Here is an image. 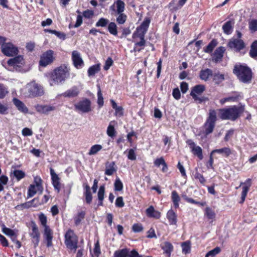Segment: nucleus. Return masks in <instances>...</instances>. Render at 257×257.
<instances>
[{
	"label": "nucleus",
	"instance_id": "nucleus-9",
	"mask_svg": "<svg viewBox=\"0 0 257 257\" xmlns=\"http://www.w3.org/2000/svg\"><path fill=\"white\" fill-rule=\"evenodd\" d=\"M1 48L3 53L9 57L17 55L18 52L17 47L10 42L3 43Z\"/></svg>",
	"mask_w": 257,
	"mask_h": 257
},
{
	"label": "nucleus",
	"instance_id": "nucleus-43",
	"mask_svg": "<svg viewBox=\"0 0 257 257\" xmlns=\"http://www.w3.org/2000/svg\"><path fill=\"white\" fill-rule=\"evenodd\" d=\"M217 42L215 40H212L209 44L207 45V46L206 47L205 49L204 50V51L206 53H211L213 49L215 47V46L217 45Z\"/></svg>",
	"mask_w": 257,
	"mask_h": 257
},
{
	"label": "nucleus",
	"instance_id": "nucleus-20",
	"mask_svg": "<svg viewBox=\"0 0 257 257\" xmlns=\"http://www.w3.org/2000/svg\"><path fill=\"white\" fill-rule=\"evenodd\" d=\"M205 90V86L203 85H197L192 88L190 95L193 98L196 100H198L197 95H200Z\"/></svg>",
	"mask_w": 257,
	"mask_h": 257
},
{
	"label": "nucleus",
	"instance_id": "nucleus-8",
	"mask_svg": "<svg viewBox=\"0 0 257 257\" xmlns=\"http://www.w3.org/2000/svg\"><path fill=\"white\" fill-rule=\"evenodd\" d=\"M29 235L34 247L36 248L40 242V233L37 225L34 222L32 223L31 231L29 232Z\"/></svg>",
	"mask_w": 257,
	"mask_h": 257
},
{
	"label": "nucleus",
	"instance_id": "nucleus-32",
	"mask_svg": "<svg viewBox=\"0 0 257 257\" xmlns=\"http://www.w3.org/2000/svg\"><path fill=\"white\" fill-rule=\"evenodd\" d=\"M233 23L229 21L226 22L223 26L222 29L224 33L228 35L231 33L232 31V25Z\"/></svg>",
	"mask_w": 257,
	"mask_h": 257
},
{
	"label": "nucleus",
	"instance_id": "nucleus-29",
	"mask_svg": "<svg viewBox=\"0 0 257 257\" xmlns=\"http://www.w3.org/2000/svg\"><path fill=\"white\" fill-rule=\"evenodd\" d=\"M167 217L169 222L172 225H175L177 223V215L172 210H170L167 214Z\"/></svg>",
	"mask_w": 257,
	"mask_h": 257
},
{
	"label": "nucleus",
	"instance_id": "nucleus-33",
	"mask_svg": "<svg viewBox=\"0 0 257 257\" xmlns=\"http://www.w3.org/2000/svg\"><path fill=\"white\" fill-rule=\"evenodd\" d=\"M115 171L116 169L115 164L114 162H111L107 165L105 170V174L108 176L112 175Z\"/></svg>",
	"mask_w": 257,
	"mask_h": 257
},
{
	"label": "nucleus",
	"instance_id": "nucleus-56",
	"mask_svg": "<svg viewBox=\"0 0 257 257\" xmlns=\"http://www.w3.org/2000/svg\"><path fill=\"white\" fill-rule=\"evenodd\" d=\"M39 219L41 224L44 226V228H45L46 226H48L47 225V217L44 214L40 215Z\"/></svg>",
	"mask_w": 257,
	"mask_h": 257
},
{
	"label": "nucleus",
	"instance_id": "nucleus-6",
	"mask_svg": "<svg viewBox=\"0 0 257 257\" xmlns=\"http://www.w3.org/2000/svg\"><path fill=\"white\" fill-rule=\"evenodd\" d=\"M217 119L216 112L215 110H209V116L204 124L205 134L207 135L211 133L215 127Z\"/></svg>",
	"mask_w": 257,
	"mask_h": 257
},
{
	"label": "nucleus",
	"instance_id": "nucleus-10",
	"mask_svg": "<svg viewBox=\"0 0 257 257\" xmlns=\"http://www.w3.org/2000/svg\"><path fill=\"white\" fill-rule=\"evenodd\" d=\"M76 110L83 113H87L92 110L91 102L87 98H84L75 104Z\"/></svg>",
	"mask_w": 257,
	"mask_h": 257
},
{
	"label": "nucleus",
	"instance_id": "nucleus-34",
	"mask_svg": "<svg viewBox=\"0 0 257 257\" xmlns=\"http://www.w3.org/2000/svg\"><path fill=\"white\" fill-rule=\"evenodd\" d=\"M36 200L37 199L36 198L33 199L31 201H28L20 205H18L17 206H16L15 208L16 209L18 210H22L24 208H29L32 206H34V205H33V203L36 201Z\"/></svg>",
	"mask_w": 257,
	"mask_h": 257
},
{
	"label": "nucleus",
	"instance_id": "nucleus-31",
	"mask_svg": "<svg viewBox=\"0 0 257 257\" xmlns=\"http://www.w3.org/2000/svg\"><path fill=\"white\" fill-rule=\"evenodd\" d=\"M100 70V64L94 65L89 68L88 70V75L89 77L94 75Z\"/></svg>",
	"mask_w": 257,
	"mask_h": 257
},
{
	"label": "nucleus",
	"instance_id": "nucleus-24",
	"mask_svg": "<svg viewBox=\"0 0 257 257\" xmlns=\"http://www.w3.org/2000/svg\"><path fill=\"white\" fill-rule=\"evenodd\" d=\"M132 250L130 251L127 248H123L116 250L114 253V257H131Z\"/></svg>",
	"mask_w": 257,
	"mask_h": 257
},
{
	"label": "nucleus",
	"instance_id": "nucleus-58",
	"mask_svg": "<svg viewBox=\"0 0 257 257\" xmlns=\"http://www.w3.org/2000/svg\"><path fill=\"white\" fill-rule=\"evenodd\" d=\"M113 64V60L110 57H108L107 60L105 61L104 66V69L105 70H107L109 69L110 66Z\"/></svg>",
	"mask_w": 257,
	"mask_h": 257
},
{
	"label": "nucleus",
	"instance_id": "nucleus-37",
	"mask_svg": "<svg viewBox=\"0 0 257 257\" xmlns=\"http://www.w3.org/2000/svg\"><path fill=\"white\" fill-rule=\"evenodd\" d=\"M114 123H115V121H110L109 124V125L108 126L107 128V131H106L107 135L109 137H111V138L113 137L115 135V131L114 127V126L113 124Z\"/></svg>",
	"mask_w": 257,
	"mask_h": 257
},
{
	"label": "nucleus",
	"instance_id": "nucleus-2",
	"mask_svg": "<svg viewBox=\"0 0 257 257\" xmlns=\"http://www.w3.org/2000/svg\"><path fill=\"white\" fill-rule=\"evenodd\" d=\"M244 110V106H232L228 108L219 109V116L222 119L235 120Z\"/></svg>",
	"mask_w": 257,
	"mask_h": 257
},
{
	"label": "nucleus",
	"instance_id": "nucleus-21",
	"mask_svg": "<svg viewBox=\"0 0 257 257\" xmlns=\"http://www.w3.org/2000/svg\"><path fill=\"white\" fill-rule=\"evenodd\" d=\"M13 102L17 108L20 112L26 114L28 113L29 109L25 104L21 100L16 98H14Z\"/></svg>",
	"mask_w": 257,
	"mask_h": 257
},
{
	"label": "nucleus",
	"instance_id": "nucleus-51",
	"mask_svg": "<svg viewBox=\"0 0 257 257\" xmlns=\"http://www.w3.org/2000/svg\"><path fill=\"white\" fill-rule=\"evenodd\" d=\"M182 251L183 253L186 254L190 251V245L189 242H184L182 243Z\"/></svg>",
	"mask_w": 257,
	"mask_h": 257
},
{
	"label": "nucleus",
	"instance_id": "nucleus-30",
	"mask_svg": "<svg viewBox=\"0 0 257 257\" xmlns=\"http://www.w3.org/2000/svg\"><path fill=\"white\" fill-rule=\"evenodd\" d=\"M116 6V14L123 13L125 10V4L121 0H117L114 2Z\"/></svg>",
	"mask_w": 257,
	"mask_h": 257
},
{
	"label": "nucleus",
	"instance_id": "nucleus-15",
	"mask_svg": "<svg viewBox=\"0 0 257 257\" xmlns=\"http://www.w3.org/2000/svg\"><path fill=\"white\" fill-rule=\"evenodd\" d=\"M187 144L191 150L192 152L200 159H202V150L201 147L196 146L195 143L191 140H188L186 141Z\"/></svg>",
	"mask_w": 257,
	"mask_h": 257
},
{
	"label": "nucleus",
	"instance_id": "nucleus-54",
	"mask_svg": "<svg viewBox=\"0 0 257 257\" xmlns=\"http://www.w3.org/2000/svg\"><path fill=\"white\" fill-rule=\"evenodd\" d=\"M132 229L135 232H139L143 230V227L141 224L136 223L133 225Z\"/></svg>",
	"mask_w": 257,
	"mask_h": 257
},
{
	"label": "nucleus",
	"instance_id": "nucleus-44",
	"mask_svg": "<svg viewBox=\"0 0 257 257\" xmlns=\"http://www.w3.org/2000/svg\"><path fill=\"white\" fill-rule=\"evenodd\" d=\"M214 153H217L219 154H224L226 156H229L230 154V150L228 148H224L220 149L214 150L212 151L211 154Z\"/></svg>",
	"mask_w": 257,
	"mask_h": 257
},
{
	"label": "nucleus",
	"instance_id": "nucleus-40",
	"mask_svg": "<svg viewBox=\"0 0 257 257\" xmlns=\"http://www.w3.org/2000/svg\"><path fill=\"white\" fill-rule=\"evenodd\" d=\"M102 148V147L100 145H95L92 146L89 152V155H93L97 154L99 151H100Z\"/></svg>",
	"mask_w": 257,
	"mask_h": 257
},
{
	"label": "nucleus",
	"instance_id": "nucleus-41",
	"mask_svg": "<svg viewBox=\"0 0 257 257\" xmlns=\"http://www.w3.org/2000/svg\"><path fill=\"white\" fill-rule=\"evenodd\" d=\"M221 248L217 246L214 249L209 251L205 255V257H214L216 255L220 253Z\"/></svg>",
	"mask_w": 257,
	"mask_h": 257
},
{
	"label": "nucleus",
	"instance_id": "nucleus-17",
	"mask_svg": "<svg viewBox=\"0 0 257 257\" xmlns=\"http://www.w3.org/2000/svg\"><path fill=\"white\" fill-rule=\"evenodd\" d=\"M8 64L14 68L20 67L24 64L23 57L21 55H19L13 58L10 59L8 61Z\"/></svg>",
	"mask_w": 257,
	"mask_h": 257
},
{
	"label": "nucleus",
	"instance_id": "nucleus-50",
	"mask_svg": "<svg viewBox=\"0 0 257 257\" xmlns=\"http://www.w3.org/2000/svg\"><path fill=\"white\" fill-rule=\"evenodd\" d=\"M85 213L82 211L78 213L77 215L75 217V223L76 225H78L81 220L84 218Z\"/></svg>",
	"mask_w": 257,
	"mask_h": 257
},
{
	"label": "nucleus",
	"instance_id": "nucleus-35",
	"mask_svg": "<svg viewBox=\"0 0 257 257\" xmlns=\"http://www.w3.org/2000/svg\"><path fill=\"white\" fill-rule=\"evenodd\" d=\"M205 215L206 216L208 219L211 220L212 221L214 219L216 214L214 210L211 208L207 207L205 209Z\"/></svg>",
	"mask_w": 257,
	"mask_h": 257
},
{
	"label": "nucleus",
	"instance_id": "nucleus-27",
	"mask_svg": "<svg viewBox=\"0 0 257 257\" xmlns=\"http://www.w3.org/2000/svg\"><path fill=\"white\" fill-rule=\"evenodd\" d=\"M161 247L164 251V252L167 254L168 257H169L173 249L172 244L169 242L166 241L162 245Z\"/></svg>",
	"mask_w": 257,
	"mask_h": 257
},
{
	"label": "nucleus",
	"instance_id": "nucleus-5",
	"mask_svg": "<svg viewBox=\"0 0 257 257\" xmlns=\"http://www.w3.org/2000/svg\"><path fill=\"white\" fill-rule=\"evenodd\" d=\"M26 89L28 91L29 96L31 97L40 96L44 94L43 87L35 81L28 83L26 85Z\"/></svg>",
	"mask_w": 257,
	"mask_h": 257
},
{
	"label": "nucleus",
	"instance_id": "nucleus-49",
	"mask_svg": "<svg viewBox=\"0 0 257 257\" xmlns=\"http://www.w3.org/2000/svg\"><path fill=\"white\" fill-rule=\"evenodd\" d=\"M104 187L103 186H101L99 189V191L98 192V198L100 201L99 204L100 205H102V200L104 198Z\"/></svg>",
	"mask_w": 257,
	"mask_h": 257
},
{
	"label": "nucleus",
	"instance_id": "nucleus-52",
	"mask_svg": "<svg viewBox=\"0 0 257 257\" xmlns=\"http://www.w3.org/2000/svg\"><path fill=\"white\" fill-rule=\"evenodd\" d=\"M53 184L54 188L58 191L60 188V178H52Z\"/></svg>",
	"mask_w": 257,
	"mask_h": 257
},
{
	"label": "nucleus",
	"instance_id": "nucleus-16",
	"mask_svg": "<svg viewBox=\"0 0 257 257\" xmlns=\"http://www.w3.org/2000/svg\"><path fill=\"white\" fill-rule=\"evenodd\" d=\"M251 185V179H248L246 180L245 182L240 183V187L241 186L242 189V191L241 192V201L240 202L241 203H242L244 201L247 193Z\"/></svg>",
	"mask_w": 257,
	"mask_h": 257
},
{
	"label": "nucleus",
	"instance_id": "nucleus-53",
	"mask_svg": "<svg viewBox=\"0 0 257 257\" xmlns=\"http://www.w3.org/2000/svg\"><path fill=\"white\" fill-rule=\"evenodd\" d=\"M123 185L122 182L119 179H116L114 183L115 190L120 191L122 189Z\"/></svg>",
	"mask_w": 257,
	"mask_h": 257
},
{
	"label": "nucleus",
	"instance_id": "nucleus-57",
	"mask_svg": "<svg viewBox=\"0 0 257 257\" xmlns=\"http://www.w3.org/2000/svg\"><path fill=\"white\" fill-rule=\"evenodd\" d=\"M8 107L7 104L0 102V114H5L8 113Z\"/></svg>",
	"mask_w": 257,
	"mask_h": 257
},
{
	"label": "nucleus",
	"instance_id": "nucleus-64",
	"mask_svg": "<svg viewBox=\"0 0 257 257\" xmlns=\"http://www.w3.org/2000/svg\"><path fill=\"white\" fill-rule=\"evenodd\" d=\"M148 235L147 237L148 238H157V236L155 234V230L153 228H151L148 231Z\"/></svg>",
	"mask_w": 257,
	"mask_h": 257
},
{
	"label": "nucleus",
	"instance_id": "nucleus-59",
	"mask_svg": "<svg viewBox=\"0 0 257 257\" xmlns=\"http://www.w3.org/2000/svg\"><path fill=\"white\" fill-rule=\"evenodd\" d=\"M124 202L122 197H118L115 201V205L118 207H122L124 206Z\"/></svg>",
	"mask_w": 257,
	"mask_h": 257
},
{
	"label": "nucleus",
	"instance_id": "nucleus-60",
	"mask_svg": "<svg viewBox=\"0 0 257 257\" xmlns=\"http://www.w3.org/2000/svg\"><path fill=\"white\" fill-rule=\"evenodd\" d=\"M249 28L252 31H257V20H252L249 23Z\"/></svg>",
	"mask_w": 257,
	"mask_h": 257
},
{
	"label": "nucleus",
	"instance_id": "nucleus-46",
	"mask_svg": "<svg viewBox=\"0 0 257 257\" xmlns=\"http://www.w3.org/2000/svg\"><path fill=\"white\" fill-rule=\"evenodd\" d=\"M213 80L216 84H219L224 80V76L222 74L215 73L213 75Z\"/></svg>",
	"mask_w": 257,
	"mask_h": 257
},
{
	"label": "nucleus",
	"instance_id": "nucleus-1",
	"mask_svg": "<svg viewBox=\"0 0 257 257\" xmlns=\"http://www.w3.org/2000/svg\"><path fill=\"white\" fill-rule=\"evenodd\" d=\"M70 68L65 65L56 68L48 75L50 85L53 86L64 83L70 77Z\"/></svg>",
	"mask_w": 257,
	"mask_h": 257
},
{
	"label": "nucleus",
	"instance_id": "nucleus-55",
	"mask_svg": "<svg viewBox=\"0 0 257 257\" xmlns=\"http://www.w3.org/2000/svg\"><path fill=\"white\" fill-rule=\"evenodd\" d=\"M3 232L6 235L10 236V237L13 236L14 234H15L14 231L12 229H10L9 228H7L6 227H4L3 228Z\"/></svg>",
	"mask_w": 257,
	"mask_h": 257
},
{
	"label": "nucleus",
	"instance_id": "nucleus-38",
	"mask_svg": "<svg viewBox=\"0 0 257 257\" xmlns=\"http://www.w3.org/2000/svg\"><path fill=\"white\" fill-rule=\"evenodd\" d=\"M172 200L173 202L174 205L176 208L179 207V202L180 201V198L178 193L176 191H173L172 192Z\"/></svg>",
	"mask_w": 257,
	"mask_h": 257
},
{
	"label": "nucleus",
	"instance_id": "nucleus-28",
	"mask_svg": "<svg viewBox=\"0 0 257 257\" xmlns=\"http://www.w3.org/2000/svg\"><path fill=\"white\" fill-rule=\"evenodd\" d=\"M154 164L158 167H161V166H162V170L163 172H165L167 171V165L164 159L162 157L157 159L154 162Z\"/></svg>",
	"mask_w": 257,
	"mask_h": 257
},
{
	"label": "nucleus",
	"instance_id": "nucleus-36",
	"mask_svg": "<svg viewBox=\"0 0 257 257\" xmlns=\"http://www.w3.org/2000/svg\"><path fill=\"white\" fill-rule=\"evenodd\" d=\"M108 30L111 34L114 36H116L117 35V26L114 22H110L108 23Z\"/></svg>",
	"mask_w": 257,
	"mask_h": 257
},
{
	"label": "nucleus",
	"instance_id": "nucleus-62",
	"mask_svg": "<svg viewBox=\"0 0 257 257\" xmlns=\"http://www.w3.org/2000/svg\"><path fill=\"white\" fill-rule=\"evenodd\" d=\"M22 135L24 136H31L33 134L32 130L29 128L25 127L22 130Z\"/></svg>",
	"mask_w": 257,
	"mask_h": 257
},
{
	"label": "nucleus",
	"instance_id": "nucleus-7",
	"mask_svg": "<svg viewBox=\"0 0 257 257\" xmlns=\"http://www.w3.org/2000/svg\"><path fill=\"white\" fill-rule=\"evenodd\" d=\"M42 182L41 178H35L34 184L31 185L28 190V198L34 196L38 192L42 194L43 190Z\"/></svg>",
	"mask_w": 257,
	"mask_h": 257
},
{
	"label": "nucleus",
	"instance_id": "nucleus-61",
	"mask_svg": "<svg viewBox=\"0 0 257 257\" xmlns=\"http://www.w3.org/2000/svg\"><path fill=\"white\" fill-rule=\"evenodd\" d=\"M127 157L130 160H135L136 159V155L133 149H130L128 151Z\"/></svg>",
	"mask_w": 257,
	"mask_h": 257
},
{
	"label": "nucleus",
	"instance_id": "nucleus-11",
	"mask_svg": "<svg viewBox=\"0 0 257 257\" xmlns=\"http://www.w3.org/2000/svg\"><path fill=\"white\" fill-rule=\"evenodd\" d=\"M150 23V19L146 18L141 26L137 28L136 32L133 34V37L145 36V34L148 31Z\"/></svg>",
	"mask_w": 257,
	"mask_h": 257
},
{
	"label": "nucleus",
	"instance_id": "nucleus-26",
	"mask_svg": "<svg viewBox=\"0 0 257 257\" xmlns=\"http://www.w3.org/2000/svg\"><path fill=\"white\" fill-rule=\"evenodd\" d=\"M146 213L147 216L150 217H154L156 219H158L161 216L160 212L157 210H155L154 208L152 206H150L146 210Z\"/></svg>",
	"mask_w": 257,
	"mask_h": 257
},
{
	"label": "nucleus",
	"instance_id": "nucleus-39",
	"mask_svg": "<svg viewBox=\"0 0 257 257\" xmlns=\"http://www.w3.org/2000/svg\"><path fill=\"white\" fill-rule=\"evenodd\" d=\"M9 91L7 86L0 83V99H3L9 93Z\"/></svg>",
	"mask_w": 257,
	"mask_h": 257
},
{
	"label": "nucleus",
	"instance_id": "nucleus-48",
	"mask_svg": "<svg viewBox=\"0 0 257 257\" xmlns=\"http://www.w3.org/2000/svg\"><path fill=\"white\" fill-rule=\"evenodd\" d=\"M98 87V92H97V103L99 106V107H101L103 105V98L102 96V94L101 93V91L100 89V87L99 85L97 86Z\"/></svg>",
	"mask_w": 257,
	"mask_h": 257
},
{
	"label": "nucleus",
	"instance_id": "nucleus-4",
	"mask_svg": "<svg viewBox=\"0 0 257 257\" xmlns=\"http://www.w3.org/2000/svg\"><path fill=\"white\" fill-rule=\"evenodd\" d=\"M65 243L67 247L75 251L78 248V237L71 229H69L65 234Z\"/></svg>",
	"mask_w": 257,
	"mask_h": 257
},
{
	"label": "nucleus",
	"instance_id": "nucleus-47",
	"mask_svg": "<svg viewBox=\"0 0 257 257\" xmlns=\"http://www.w3.org/2000/svg\"><path fill=\"white\" fill-rule=\"evenodd\" d=\"M108 23H109L108 20L103 18H101L100 19H99V20L96 22L95 26L97 27H104L106 26L108 24Z\"/></svg>",
	"mask_w": 257,
	"mask_h": 257
},
{
	"label": "nucleus",
	"instance_id": "nucleus-18",
	"mask_svg": "<svg viewBox=\"0 0 257 257\" xmlns=\"http://www.w3.org/2000/svg\"><path fill=\"white\" fill-rule=\"evenodd\" d=\"M228 46L231 48L239 51L244 47V44L240 39H232L229 42Z\"/></svg>",
	"mask_w": 257,
	"mask_h": 257
},
{
	"label": "nucleus",
	"instance_id": "nucleus-42",
	"mask_svg": "<svg viewBox=\"0 0 257 257\" xmlns=\"http://www.w3.org/2000/svg\"><path fill=\"white\" fill-rule=\"evenodd\" d=\"M118 16L116 17V21L118 24H123L126 22L127 16L123 13L117 14Z\"/></svg>",
	"mask_w": 257,
	"mask_h": 257
},
{
	"label": "nucleus",
	"instance_id": "nucleus-63",
	"mask_svg": "<svg viewBox=\"0 0 257 257\" xmlns=\"http://www.w3.org/2000/svg\"><path fill=\"white\" fill-rule=\"evenodd\" d=\"M173 96L177 100H178L180 98L181 94L178 88H175L173 89Z\"/></svg>",
	"mask_w": 257,
	"mask_h": 257
},
{
	"label": "nucleus",
	"instance_id": "nucleus-22",
	"mask_svg": "<svg viewBox=\"0 0 257 257\" xmlns=\"http://www.w3.org/2000/svg\"><path fill=\"white\" fill-rule=\"evenodd\" d=\"M80 92L79 88L73 86L66 91L62 95L65 97L73 98L77 96Z\"/></svg>",
	"mask_w": 257,
	"mask_h": 257
},
{
	"label": "nucleus",
	"instance_id": "nucleus-14",
	"mask_svg": "<svg viewBox=\"0 0 257 257\" xmlns=\"http://www.w3.org/2000/svg\"><path fill=\"white\" fill-rule=\"evenodd\" d=\"M34 107L38 112L45 115L49 114L50 112L54 111L56 109L55 106L47 104H37Z\"/></svg>",
	"mask_w": 257,
	"mask_h": 257
},
{
	"label": "nucleus",
	"instance_id": "nucleus-25",
	"mask_svg": "<svg viewBox=\"0 0 257 257\" xmlns=\"http://www.w3.org/2000/svg\"><path fill=\"white\" fill-rule=\"evenodd\" d=\"M212 71L211 69L207 68L204 70H201L200 72V78L206 81L208 80L209 78L212 76Z\"/></svg>",
	"mask_w": 257,
	"mask_h": 257
},
{
	"label": "nucleus",
	"instance_id": "nucleus-19",
	"mask_svg": "<svg viewBox=\"0 0 257 257\" xmlns=\"http://www.w3.org/2000/svg\"><path fill=\"white\" fill-rule=\"evenodd\" d=\"M44 237L47 242V246H52L53 231L49 226H46L44 231Z\"/></svg>",
	"mask_w": 257,
	"mask_h": 257
},
{
	"label": "nucleus",
	"instance_id": "nucleus-23",
	"mask_svg": "<svg viewBox=\"0 0 257 257\" xmlns=\"http://www.w3.org/2000/svg\"><path fill=\"white\" fill-rule=\"evenodd\" d=\"M224 51L225 48L223 47L217 48L213 54V60L215 62H220L223 56Z\"/></svg>",
	"mask_w": 257,
	"mask_h": 257
},
{
	"label": "nucleus",
	"instance_id": "nucleus-13",
	"mask_svg": "<svg viewBox=\"0 0 257 257\" xmlns=\"http://www.w3.org/2000/svg\"><path fill=\"white\" fill-rule=\"evenodd\" d=\"M72 60L73 65L77 69H80L84 66V62L80 53L77 51L72 52Z\"/></svg>",
	"mask_w": 257,
	"mask_h": 257
},
{
	"label": "nucleus",
	"instance_id": "nucleus-12",
	"mask_svg": "<svg viewBox=\"0 0 257 257\" xmlns=\"http://www.w3.org/2000/svg\"><path fill=\"white\" fill-rule=\"evenodd\" d=\"M53 54V51L51 50L44 52L41 56L40 65L45 67L52 63L54 60Z\"/></svg>",
	"mask_w": 257,
	"mask_h": 257
},
{
	"label": "nucleus",
	"instance_id": "nucleus-45",
	"mask_svg": "<svg viewBox=\"0 0 257 257\" xmlns=\"http://www.w3.org/2000/svg\"><path fill=\"white\" fill-rule=\"evenodd\" d=\"M251 57L254 58L257 56V41H254L251 46V49L249 52Z\"/></svg>",
	"mask_w": 257,
	"mask_h": 257
},
{
	"label": "nucleus",
	"instance_id": "nucleus-3",
	"mask_svg": "<svg viewBox=\"0 0 257 257\" xmlns=\"http://www.w3.org/2000/svg\"><path fill=\"white\" fill-rule=\"evenodd\" d=\"M233 72L236 75L239 80L243 83H248L251 80V70L246 66L236 65L234 66Z\"/></svg>",
	"mask_w": 257,
	"mask_h": 257
}]
</instances>
